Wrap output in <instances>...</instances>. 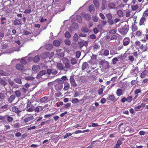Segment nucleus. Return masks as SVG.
Here are the masks:
<instances>
[{"mask_svg": "<svg viewBox=\"0 0 148 148\" xmlns=\"http://www.w3.org/2000/svg\"><path fill=\"white\" fill-rule=\"evenodd\" d=\"M55 96L56 97H59L63 96V95L60 92H58L55 93Z\"/></svg>", "mask_w": 148, "mask_h": 148, "instance_id": "nucleus-57", "label": "nucleus"}, {"mask_svg": "<svg viewBox=\"0 0 148 148\" xmlns=\"http://www.w3.org/2000/svg\"><path fill=\"white\" fill-rule=\"evenodd\" d=\"M0 84L3 86H5L7 84V83L3 79H0Z\"/></svg>", "mask_w": 148, "mask_h": 148, "instance_id": "nucleus-56", "label": "nucleus"}, {"mask_svg": "<svg viewBox=\"0 0 148 148\" xmlns=\"http://www.w3.org/2000/svg\"><path fill=\"white\" fill-rule=\"evenodd\" d=\"M117 15L120 17H123V12L121 10H118L117 12Z\"/></svg>", "mask_w": 148, "mask_h": 148, "instance_id": "nucleus-30", "label": "nucleus"}, {"mask_svg": "<svg viewBox=\"0 0 148 148\" xmlns=\"http://www.w3.org/2000/svg\"><path fill=\"white\" fill-rule=\"evenodd\" d=\"M64 82L60 79H58L54 85V88L56 90H62L63 87V84Z\"/></svg>", "mask_w": 148, "mask_h": 148, "instance_id": "nucleus-2", "label": "nucleus"}, {"mask_svg": "<svg viewBox=\"0 0 148 148\" xmlns=\"http://www.w3.org/2000/svg\"><path fill=\"white\" fill-rule=\"evenodd\" d=\"M131 11L130 10H127L125 12V16L126 17H130L131 16Z\"/></svg>", "mask_w": 148, "mask_h": 148, "instance_id": "nucleus-40", "label": "nucleus"}, {"mask_svg": "<svg viewBox=\"0 0 148 148\" xmlns=\"http://www.w3.org/2000/svg\"><path fill=\"white\" fill-rule=\"evenodd\" d=\"M47 73L49 75L52 74L53 77H55L58 73V71L55 69H47Z\"/></svg>", "mask_w": 148, "mask_h": 148, "instance_id": "nucleus-6", "label": "nucleus"}, {"mask_svg": "<svg viewBox=\"0 0 148 148\" xmlns=\"http://www.w3.org/2000/svg\"><path fill=\"white\" fill-rule=\"evenodd\" d=\"M107 16L108 19V22L109 24L110 25H113L114 23L113 20L111 19L112 16V15L110 14H108Z\"/></svg>", "mask_w": 148, "mask_h": 148, "instance_id": "nucleus-15", "label": "nucleus"}, {"mask_svg": "<svg viewBox=\"0 0 148 148\" xmlns=\"http://www.w3.org/2000/svg\"><path fill=\"white\" fill-rule=\"evenodd\" d=\"M75 56L77 58H79L81 56V52L79 51H77L75 53Z\"/></svg>", "mask_w": 148, "mask_h": 148, "instance_id": "nucleus-64", "label": "nucleus"}, {"mask_svg": "<svg viewBox=\"0 0 148 148\" xmlns=\"http://www.w3.org/2000/svg\"><path fill=\"white\" fill-rule=\"evenodd\" d=\"M105 56H107L109 55V51L108 50L105 49L103 54Z\"/></svg>", "mask_w": 148, "mask_h": 148, "instance_id": "nucleus-62", "label": "nucleus"}, {"mask_svg": "<svg viewBox=\"0 0 148 148\" xmlns=\"http://www.w3.org/2000/svg\"><path fill=\"white\" fill-rule=\"evenodd\" d=\"M40 68V66L38 65H34L32 66V70L35 72L38 71Z\"/></svg>", "mask_w": 148, "mask_h": 148, "instance_id": "nucleus-24", "label": "nucleus"}, {"mask_svg": "<svg viewBox=\"0 0 148 148\" xmlns=\"http://www.w3.org/2000/svg\"><path fill=\"white\" fill-rule=\"evenodd\" d=\"M6 118L7 121L9 122H12L13 120V117L9 116V115H6Z\"/></svg>", "mask_w": 148, "mask_h": 148, "instance_id": "nucleus-36", "label": "nucleus"}, {"mask_svg": "<svg viewBox=\"0 0 148 148\" xmlns=\"http://www.w3.org/2000/svg\"><path fill=\"white\" fill-rule=\"evenodd\" d=\"M73 39L74 40L77 41L78 39V36L77 33H75L73 36Z\"/></svg>", "mask_w": 148, "mask_h": 148, "instance_id": "nucleus-60", "label": "nucleus"}, {"mask_svg": "<svg viewBox=\"0 0 148 148\" xmlns=\"http://www.w3.org/2000/svg\"><path fill=\"white\" fill-rule=\"evenodd\" d=\"M71 62L72 64L74 65L77 63V60L74 58H72L71 59Z\"/></svg>", "mask_w": 148, "mask_h": 148, "instance_id": "nucleus-38", "label": "nucleus"}, {"mask_svg": "<svg viewBox=\"0 0 148 148\" xmlns=\"http://www.w3.org/2000/svg\"><path fill=\"white\" fill-rule=\"evenodd\" d=\"M100 46L99 45L97 44H95L94 46L93 47V50H96L100 48Z\"/></svg>", "mask_w": 148, "mask_h": 148, "instance_id": "nucleus-39", "label": "nucleus"}, {"mask_svg": "<svg viewBox=\"0 0 148 148\" xmlns=\"http://www.w3.org/2000/svg\"><path fill=\"white\" fill-rule=\"evenodd\" d=\"M64 36L66 38H69L71 37V35L70 33L68 31L66 32L64 34Z\"/></svg>", "mask_w": 148, "mask_h": 148, "instance_id": "nucleus-48", "label": "nucleus"}, {"mask_svg": "<svg viewBox=\"0 0 148 148\" xmlns=\"http://www.w3.org/2000/svg\"><path fill=\"white\" fill-rule=\"evenodd\" d=\"M62 60L65 64L64 67L65 70H66L65 71H67L68 69H70L71 68V66L69 63V59L66 58H64L62 59Z\"/></svg>", "mask_w": 148, "mask_h": 148, "instance_id": "nucleus-4", "label": "nucleus"}, {"mask_svg": "<svg viewBox=\"0 0 148 148\" xmlns=\"http://www.w3.org/2000/svg\"><path fill=\"white\" fill-rule=\"evenodd\" d=\"M117 31L116 29L115 28L112 29L110 30L109 32L110 34H112L115 33Z\"/></svg>", "mask_w": 148, "mask_h": 148, "instance_id": "nucleus-61", "label": "nucleus"}, {"mask_svg": "<svg viewBox=\"0 0 148 148\" xmlns=\"http://www.w3.org/2000/svg\"><path fill=\"white\" fill-rule=\"evenodd\" d=\"M14 81L15 82L19 84H21L22 82L21 79L19 78H16L14 79Z\"/></svg>", "mask_w": 148, "mask_h": 148, "instance_id": "nucleus-54", "label": "nucleus"}, {"mask_svg": "<svg viewBox=\"0 0 148 148\" xmlns=\"http://www.w3.org/2000/svg\"><path fill=\"white\" fill-rule=\"evenodd\" d=\"M129 29L128 26L125 25L123 27L119 28L118 29V31L122 35H125L127 34Z\"/></svg>", "mask_w": 148, "mask_h": 148, "instance_id": "nucleus-3", "label": "nucleus"}, {"mask_svg": "<svg viewBox=\"0 0 148 148\" xmlns=\"http://www.w3.org/2000/svg\"><path fill=\"white\" fill-rule=\"evenodd\" d=\"M3 124L4 125V127H5L6 130H8L10 128V126L8 124V123L5 121H3Z\"/></svg>", "mask_w": 148, "mask_h": 148, "instance_id": "nucleus-28", "label": "nucleus"}, {"mask_svg": "<svg viewBox=\"0 0 148 148\" xmlns=\"http://www.w3.org/2000/svg\"><path fill=\"white\" fill-rule=\"evenodd\" d=\"M47 72L45 70H43L39 72L38 73V75H39L40 76H42L46 73Z\"/></svg>", "mask_w": 148, "mask_h": 148, "instance_id": "nucleus-47", "label": "nucleus"}, {"mask_svg": "<svg viewBox=\"0 0 148 148\" xmlns=\"http://www.w3.org/2000/svg\"><path fill=\"white\" fill-rule=\"evenodd\" d=\"M143 43V42L142 41H140L138 40H136L134 44L137 47V48H138V49H139Z\"/></svg>", "mask_w": 148, "mask_h": 148, "instance_id": "nucleus-21", "label": "nucleus"}, {"mask_svg": "<svg viewBox=\"0 0 148 148\" xmlns=\"http://www.w3.org/2000/svg\"><path fill=\"white\" fill-rule=\"evenodd\" d=\"M48 99V97H44L41 98L40 101L41 103H45V102Z\"/></svg>", "mask_w": 148, "mask_h": 148, "instance_id": "nucleus-34", "label": "nucleus"}, {"mask_svg": "<svg viewBox=\"0 0 148 148\" xmlns=\"http://www.w3.org/2000/svg\"><path fill=\"white\" fill-rule=\"evenodd\" d=\"M119 5L118 1H113L111 3H109L108 4V6L110 9L114 8Z\"/></svg>", "mask_w": 148, "mask_h": 148, "instance_id": "nucleus-9", "label": "nucleus"}, {"mask_svg": "<svg viewBox=\"0 0 148 148\" xmlns=\"http://www.w3.org/2000/svg\"><path fill=\"white\" fill-rule=\"evenodd\" d=\"M21 19H17L16 18L13 22V23L15 25H18L21 24Z\"/></svg>", "mask_w": 148, "mask_h": 148, "instance_id": "nucleus-22", "label": "nucleus"}, {"mask_svg": "<svg viewBox=\"0 0 148 148\" xmlns=\"http://www.w3.org/2000/svg\"><path fill=\"white\" fill-rule=\"evenodd\" d=\"M140 41H142L143 42V43L141 45L139 49L141 50L142 52H144L146 51L148 49L147 44L146 43V40L145 39H141Z\"/></svg>", "mask_w": 148, "mask_h": 148, "instance_id": "nucleus-5", "label": "nucleus"}, {"mask_svg": "<svg viewBox=\"0 0 148 148\" xmlns=\"http://www.w3.org/2000/svg\"><path fill=\"white\" fill-rule=\"evenodd\" d=\"M15 94L17 97H20L22 95L21 92L18 90H16L15 92Z\"/></svg>", "mask_w": 148, "mask_h": 148, "instance_id": "nucleus-35", "label": "nucleus"}, {"mask_svg": "<svg viewBox=\"0 0 148 148\" xmlns=\"http://www.w3.org/2000/svg\"><path fill=\"white\" fill-rule=\"evenodd\" d=\"M126 101L130 103L133 100V98L132 96H129L126 98Z\"/></svg>", "mask_w": 148, "mask_h": 148, "instance_id": "nucleus-58", "label": "nucleus"}, {"mask_svg": "<svg viewBox=\"0 0 148 148\" xmlns=\"http://www.w3.org/2000/svg\"><path fill=\"white\" fill-rule=\"evenodd\" d=\"M15 67L17 70L21 71L23 70L24 68V66L20 63L17 64Z\"/></svg>", "mask_w": 148, "mask_h": 148, "instance_id": "nucleus-18", "label": "nucleus"}, {"mask_svg": "<svg viewBox=\"0 0 148 148\" xmlns=\"http://www.w3.org/2000/svg\"><path fill=\"white\" fill-rule=\"evenodd\" d=\"M132 29L133 32L137 31L138 27L136 25H132Z\"/></svg>", "mask_w": 148, "mask_h": 148, "instance_id": "nucleus-52", "label": "nucleus"}, {"mask_svg": "<svg viewBox=\"0 0 148 148\" xmlns=\"http://www.w3.org/2000/svg\"><path fill=\"white\" fill-rule=\"evenodd\" d=\"M84 17L85 19L88 21L90 20L91 19L90 15L88 14H85L84 16Z\"/></svg>", "mask_w": 148, "mask_h": 148, "instance_id": "nucleus-32", "label": "nucleus"}, {"mask_svg": "<svg viewBox=\"0 0 148 148\" xmlns=\"http://www.w3.org/2000/svg\"><path fill=\"white\" fill-rule=\"evenodd\" d=\"M116 94L118 96H120L123 94L122 90L120 88L118 89L116 91Z\"/></svg>", "mask_w": 148, "mask_h": 148, "instance_id": "nucleus-29", "label": "nucleus"}, {"mask_svg": "<svg viewBox=\"0 0 148 148\" xmlns=\"http://www.w3.org/2000/svg\"><path fill=\"white\" fill-rule=\"evenodd\" d=\"M142 16L145 18L148 17V9L143 12Z\"/></svg>", "mask_w": 148, "mask_h": 148, "instance_id": "nucleus-43", "label": "nucleus"}, {"mask_svg": "<svg viewBox=\"0 0 148 148\" xmlns=\"http://www.w3.org/2000/svg\"><path fill=\"white\" fill-rule=\"evenodd\" d=\"M107 7V1L106 0H103L102 1L101 8L102 10L106 9Z\"/></svg>", "mask_w": 148, "mask_h": 148, "instance_id": "nucleus-17", "label": "nucleus"}, {"mask_svg": "<svg viewBox=\"0 0 148 148\" xmlns=\"http://www.w3.org/2000/svg\"><path fill=\"white\" fill-rule=\"evenodd\" d=\"M8 104H5L1 107V109L4 111H6L8 109Z\"/></svg>", "mask_w": 148, "mask_h": 148, "instance_id": "nucleus-44", "label": "nucleus"}, {"mask_svg": "<svg viewBox=\"0 0 148 148\" xmlns=\"http://www.w3.org/2000/svg\"><path fill=\"white\" fill-rule=\"evenodd\" d=\"M53 45L56 47H58L60 45V42L58 40H55L53 42Z\"/></svg>", "mask_w": 148, "mask_h": 148, "instance_id": "nucleus-26", "label": "nucleus"}, {"mask_svg": "<svg viewBox=\"0 0 148 148\" xmlns=\"http://www.w3.org/2000/svg\"><path fill=\"white\" fill-rule=\"evenodd\" d=\"M57 55L60 57H62L64 56V53L62 52H58L57 53Z\"/></svg>", "mask_w": 148, "mask_h": 148, "instance_id": "nucleus-59", "label": "nucleus"}, {"mask_svg": "<svg viewBox=\"0 0 148 148\" xmlns=\"http://www.w3.org/2000/svg\"><path fill=\"white\" fill-rule=\"evenodd\" d=\"M107 99H108L114 102H116L117 100L113 94L109 95Z\"/></svg>", "mask_w": 148, "mask_h": 148, "instance_id": "nucleus-16", "label": "nucleus"}, {"mask_svg": "<svg viewBox=\"0 0 148 148\" xmlns=\"http://www.w3.org/2000/svg\"><path fill=\"white\" fill-rule=\"evenodd\" d=\"M10 75L9 73L6 72L2 69H0V77L3 76H8Z\"/></svg>", "mask_w": 148, "mask_h": 148, "instance_id": "nucleus-23", "label": "nucleus"}, {"mask_svg": "<svg viewBox=\"0 0 148 148\" xmlns=\"http://www.w3.org/2000/svg\"><path fill=\"white\" fill-rule=\"evenodd\" d=\"M20 90L21 92L22 95H24L28 90V89L25 88L23 87L22 88L20 89Z\"/></svg>", "mask_w": 148, "mask_h": 148, "instance_id": "nucleus-31", "label": "nucleus"}, {"mask_svg": "<svg viewBox=\"0 0 148 148\" xmlns=\"http://www.w3.org/2000/svg\"><path fill=\"white\" fill-rule=\"evenodd\" d=\"M78 44L79 45L80 48L81 49L84 45V43L83 41L80 40L78 41Z\"/></svg>", "mask_w": 148, "mask_h": 148, "instance_id": "nucleus-42", "label": "nucleus"}, {"mask_svg": "<svg viewBox=\"0 0 148 148\" xmlns=\"http://www.w3.org/2000/svg\"><path fill=\"white\" fill-rule=\"evenodd\" d=\"M8 82L10 84L12 87H14L15 86V84L14 82L11 80V79H9L8 81Z\"/></svg>", "mask_w": 148, "mask_h": 148, "instance_id": "nucleus-55", "label": "nucleus"}, {"mask_svg": "<svg viewBox=\"0 0 148 148\" xmlns=\"http://www.w3.org/2000/svg\"><path fill=\"white\" fill-rule=\"evenodd\" d=\"M93 3L96 8L99 7V4L98 0H94Z\"/></svg>", "mask_w": 148, "mask_h": 148, "instance_id": "nucleus-41", "label": "nucleus"}, {"mask_svg": "<svg viewBox=\"0 0 148 148\" xmlns=\"http://www.w3.org/2000/svg\"><path fill=\"white\" fill-rule=\"evenodd\" d=\"M70 87V86L69 83H67V85L64 86L63 90L64 91L67 90L69 89Z\"/></svg>", "mask_w": 148, "mask_h": 148, "instance_id": "nucleus-50", "label": "nucleus"}, {"mask_svg": "<svg viewBox=\"0 0 148 148\" xmlns=\"http://www.w3.org/2000/svg\"><path fill=\"white\" fill-rule=\"evenodd\" d=\"M81 31L84 33H87L88 32V29L86 27H82L81 29Z\"/></svg>", "mask_w": 148, "mask_h": 148, "instance_id": "nucleus-49", "label": "nucleus"}, {"mask_svg": "<svg viewBox=\"0 0 148 148\" xmlns=\"http://www.w3.org/2000/svg\"><path fill=\"white\" fill-rule=\"evenodd\" d=\"M16 98L15 96L14 95H12L10 97L8 98L7 100L9 103H12Z\"/></svg>", "mask_w": 148, "mask_h": 148, "instance_id": "nucleus-19", "label": "nucleus"}, {"mask_svg": "<svg viewBox=\"0 0 148 148\" xmlns=\"http://www.w3.org/2000/svg\"><path fill=\"white\" fill-rule=\"evenodd\" d=\"M40 59V58L39 55L35 56L33 58V61L34 62L37 63L38 62Z\"/></svg>", "mask_w": 148, "mask_h": 148, "instance_id": "nucleus-27", "label": "nucleus"}, {"mask_svg": "<svg viewBox=\"0 0 148 148\" xmlns=\"http://www.w3.org/2000/svg\"><path fill=\"white\" fill-rule=\"evenodd\" d=\"M138 8V4L131 5V10L133 11L136 10Z\"/></svg>", "mask_w": 148, "mask_h": 148, "instance_id": "nucleus-33", "label": "nucleus"}, {"mask_svg": "<svg viewBox=\"0 0 148 148\" xmlns=\"http://www.w3.org/2000/svg\"><path fill=\"white\" fill-rule=\"evenodd\" d=\"M146 18L142 16L140 19L139 25L140 26L145 25L146 23Z\"/></svg>", "mask_w": 148, "mask_h": 148, "instance_id": "nucleus-13", "label": "nucleus"}, {"mask_svg": "<svg viewBox=\"0 0 148 148\" xmlns=\"http://www.w3.org/2000/svg\"><path fill=\"white\" fill-rule=\"evenodd\" d=\"M69 80L71 86L75 87L77 86V85L75 82L73 76H70Z\"/></svg>", "mask_w": 148, "mask_h": 148, "instance_id": "nucleus-11", "label": "nucleus"}, {"mask_svg": "<svg viewBox=\"0 0 148 148\" xmlns=\"http://www.w3.org/2000/svg\"><path fill=\"white\" fill-rule=\"evenodd\" d=\"M47 49L49 50L53 48V46L51 44H48L46 46Z\"/></svg>", "mask_w": 148, "mask_h": 148, "instance_id": "nucleus-51", "label": "nucleus"}, {"mask_svg": "<svg viewBox=\"0 0 148 148\" xmlns=\"http://www.w3.org/2000/svg\"><path fill=\"white\" fill-rule=\"evenodd\" d=\"M56 67L57 69L60 71H66V70H65L64 68V66L61 63H58L56 66Z\"/></svg>", "mask_w": 148, "mask_h": 148, "instance_id": "nucleus-14", "label": "nucleus"}, {"mask_svg": "<svg viewBox=\"0 0 148 148\" xmlns=\"http://www.w3.org/2000/svg\"><path fill=\"white\" fill-rule=\"evenodd\" d=\"M122 142L121 140H118L115 147L117 148H120V145L122 144Z\"/></svg>", "mask_w": 148, "mask_h": 148, "instance_id": "nucleus-46", "label": "nucleus"}, {"mask_svg": "<svg viewBox=\"0 0 148 148\" xmlns=\"http://www.w3.org/2000/svg\"><path fill=\"white\" fill-rule=\"evenodd\" d=\"M132 71V73H134L135 74H136L138 72V68L137 67H135L134 69H133Z\"/></svg>", "mask_w": 148, "mask_h": 148, "instance_id": "nucleus-53", "label": "nucleus"}, {"mask_svg": "<svg viewBox=\"0 0 148 148\" xmlns=\"http://www.w3.org/2000/svg\"><path fill=\"white\" fill-rule=\"evenodd\" d=\"M130 42V40L128 37L125 38L123 41V45L125 46L128 45Z\"/></svg>", "mask_w": 148, "mask_h": 148, "instance_id": "nucleus-12", "label": "nucleus"}, {"mask_svg": "<svg viewBox=\"0 0 148 148\" xmlns=\"http://www.w3.org/2000/svg\"><path fill=\"white\" fill-rule=\"evenodd\" d=\"M89 11L90 12H94L95 11V9L94 5H91L89 7Z\"/></svg>", "mask_w": 148, "mask_h": 148, "instance_id": "nucleus-37", "label": "nucleus"}, {"mask_svg": "<svg viewBox=\"0 0 148 148\" xmlns=\"http://www.w3.org/2000/svg\"><path fill=\"white\" fill-rule=\"evenodd\" d=\"M12 111L16 113L17 115H20V112H21L22 110L18 107L16 106H14L12 107L11 108Z\"/></svg>", "mask_w": 148, "mask_h": 148, "instance_id": "nucleus-7", "label": "nucleus"}, {"mask_svg": "<svg viewBox=\"0 0 148 148\" xmlns=\"http://www.w3.org/2000/svg\"><path fill=\"white\" fill-rule=\"evenodd\" d=\"M64 42L65 44L67 45H69L71 44L70 41L69 39H65L64 41Z\"/></svg>", "mask_w": 148, "mask_h": 148, "instance_id": "nucleus-63", "label": "nucleus"}, {"mask_svg": "<svg viewBox=\"0 0 148 148\" xmlns=\"http://www.w3.org/2000/svg\"><path fill=\"white\" fill-rule=\"evenodd\" d=\"M90 67L89 65L87 62H84L82 65V71H87Z\"/></svg>", "mask_w": 148, "mask_h": 148, "instance_id": "nucleus-10", "label": "nucleus"}, {"mask_svg": "<svg viewBox=\"0 0 148 148\" xmlns=\"http://www.w3.org/2000/svg\"><path fill=\"white\" fill-rule=\"evenodd\" d=\"M49 56V53L48 52H45L41 55V57L43 59H45L48 57Z\"/></svg>", "mask_w": 148, "mask_h": 148, "instance_id": "nucleus-20", "label": "nucleus"}, {"mask_svg": "<svg viewBox=\"0 0 148 148\" xmlns=\"http://www.w3.org/2000/svg\"><path fill=\"white\" fill-rule=\"evenodd\" d=\"M31 102L30 100L28 99L27 102L26 103V106L25 109L26 111L27 112H32L34 111L38 113L40 112L39 107L42 108V106H39L35 108L34 105L31 104Z\"/></svg>", "mask_w": 148, "mask_h": 148, "instance_id": "nucleus-1", "label": "nucleus"}, {"mask_svg": "<svg viewBox=\"0 0 148 148\" xmlns=\"http://www.w3.org/2000/svg\"><path fill=\"white\" fill-rule=\"evenodd\" d=\"M6 23V18L5 17H2L1 18V24L3 25Z\"/></svg>", "mask_w": 148, "mask_h": 148, "instance_id": "nucleus-45", "label": "nucleus"}, {"mask_svg": "<svg viewBox=\"0 0 148 148\" xmlns=\"http://www.w3.org/2000/svg\"><path fill=\"white\" fill-rule=\"evenodd\" d=\"M34 119V117L33 116H31L29 117H27L23 120L24 123H26Z\"/></svg>", "mask_w": 148, "mask_h": 148, "instance_id": "nucleus-25", "label": "nucleus"}, {"mask_svg": "<svg viewBox=\"0 0 148 148\" xmlns=\"http://www.w3.org/2000/svg\"><path fill=\"white\" fill-rule=\"evenodd\" d=\"M136 36L141 39H145V34H144L142 32L140 31H136L135 33Z\"/></svg>", "mask_w": 148, "mask_h": 148, "instance_id": "nucleus-8", "label": "nucleus"}]
</instances>
